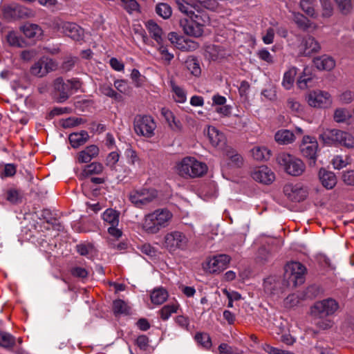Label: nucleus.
Listing matches in <instances>:
<instances>
[{"label":"nucleus","instance_id":"f257e3e1","mask_svg":"<svg viewBox=\"0 0 354 354\" xmlns=\"http://www.w3.org/2000/svg\"><path fill=\"white\" fill-rule=\"evenodd\" d=\"M172 214L167 209H158L145 216L143 230L148 234H156L169 225Z\"/></svg>","mask_w":354,"mask_h":354},{"label":"nucleus","instance_id":"f03ea898","mask_svg":"<svg viewBox=\"0 0 354 354\" xmlns=\"http://www.w3.org/2000/svg\"><path fill=\"white\" fill-rule=\"evenodd\" d=\"M179 176L185 178L203 176L207 171L205 163L198 161L193 157L183 158L176 166Z\"/></svg>","mask_w":354,"mask_h":354},{"label":"nucleus","instance_id":"7ed1b4c3","mask_svg":"<svg viewBox=\"0 0 354 354\" xmlns=\"http://www.w3.org/2000/svg\"><path fill=\"white\" fill-rule=\"evenodd\" d=\"M277 162L287 174L293 176L301 175L305 170V165L300 159L286 152L277 155Z\"/></svg>","mask_w":354,"mask_h":354},{"label":"nucleus","instance_id":"20e7f679","mask_svg":"<svg viewBox=\"0 0 354 354\" xmlns=\"http://www.w3.org/2000/svg\"><path fill=\"white\" fill-rule=\"evenodd\" d=\"M1 17L7 21H14L33 16L32 11L15 2L3 4L1 7Z\"/></svg>","mask_w":354,"mask_h":354},{"label":"nucleus","instance_id":"39448f33","mask_svg":"<svg viewBox=\"0 0 354 354\" xmlns=\"http://www.w3.org/2000/svg\"><path fill=\"white\" fill-rule=\"evenodd\" d=\"M156 124L150 115H140L135 117L133 121V128L135 132L146 138H151L154 135V130Z\"/></svg>","mask_w":354,"mask_h":354},{"label":"nucleus","instance_id":"423d86ee","mask_svg":"<svg viewBox=\"0 0 354 354\" xmlns=\"http://www.w3.org/2000/svg\"><path fill=\"white\" fill-rule=\"evenodd\" d=\"M156 196L157 194L154 189L142 188L131 192L129 199L136 207L142 208L151 203Z\"/></svg>","mask_w":354,"mask_h":354},{"label":"nucleus","instance_id":"0eeeda50","mask_svg":"<svg viewBox=\"0 0 354 354\" xmlns=\"http://www.w3.org/2000/svg\"><path fill=\"white\" fill-rule=\"evenodd\" d=\"M318 143L316 139L309 136H304L300 145V151L302 156L309 160V165L314 166L317 160Z\"/></svg>","mask_w":354,"mask_h":354},{"label":"nucleus","instance_id":"6e6552de","mask_svg":"<svg viewBox=\"0 0 354 354\" xmlns=\"http://www.w3.org/2000/svg\"><path fill=\"white\" fill-rule=\"evenodd\" d=\"M338 308V304L333 299L317 301L311 308L312 314L319 318L333 315Z\"/></svg>","mask_w":354,"mask_h":354},{"label":"nucleus","instance_id":"1a4fd4ad","mask_svg":"<svg viewBox=\"0 0 354 354\" xmlns=\"http://www.w3.org/2000/svg\"><path fill=\"white\" fill-rule=\"evenodd\" d=\"M187 243L188 239L179 231L167 233L165 236V245L169 251H175L177 249L185 250Z\"/></svg>","mask_w":354,"mask_h":354},{"label":"nucleus","instance_id":"9d476101","mask_svg":"<svg viewBox=\"0 0 354 354\" xmlns=\"http://www.w3.org/2000/svg\"><path fill=\"white\" fill-rule=\"evenodd\" d=\"M283 193L289 200L295 203L304 201L308 194L306 187H303L300 184L293 185L292 183L285 185Z\"/></svg>","mask_w":354,"mask_h":354},{"label":"nucleus","instance_id":"9b49d317","mask_svg":"<svg viewBox=\"0 0 354 354\" xmlns=\"http://www.w3.org/2000/svg\"><path fill=\"white\" fill-rule=\"evenodd\" d=\"M308 103L310 106L317 108H327L332 103L330 95L328 93L322 91L310 92L307 97Z\"/></svg>","mask_w":354,"mask_h":354},{"label":"nucleus","instance_id":"f8f14e48","mask_svg":"<svg viewBox=\"0 0 354 354\" xmlns=\"http://www.w3.org/2000/svg\"><path fill=\"white\" fill-rule=\"evenodd\" d=\"M224 160L227 166L230 169L241 168L244 164V159L235 149L226 146L223 149Z\"/></svg>","mask_w":354,"mask_h":354},{"label":"nucleus","instance_id":"ddd939ff","mask_svg":"<svg viewBox=\"0 0 354 354\" xmlns=\"http://www.w3.org/2000/svg\"><path fill=\"white\" fill-rule=\"evenodd\" d=\"M320 48L319 42L310 35L304 37L299 46L300 53L304 56H310L313 53H317Z\"/></svg>","mask_w":354,"mask_h":354},{"label":"nucleus","instance_id":"4468645a","mask_svg":"<svg viewBox=\"0 0 354 354\" xmlns=\"http://www.w3.org/2000/svg\"><path fill=\"white\" fill-rule=\"evenodd\" d=\"M291 270L290 279L293 281L294 286H297L302 284L305 281L306 267L299 262H292L288 266Z\"/></svg>","mask_w":354,"mask_h":354},{"label":"nucleus","instance_id":"2eb2a0df","mask_svg":"<svg viewBox=\"0 0 354 354\" xmlns=\"http://www.w3.org/2000/svg\"><path fill=\"white\" fill-rule=\"evenodd\" d=\"M252 178L261 183L268 185L275 178L274 174L266 166H261L252 172Z\"/></svg>","mask_w":354,"mask_h":354},{"label":"nucleus","instance_id":"dca6fc26","mask_svg":"<svg viewBox=\"0 0 354 354\" xmlns=\"http://www.w3.org/2000/svg\"><path fill=\"white\" fill-rule=\"evenodd\" d=\"M180 26L187 35L199 37L203 34V28L200 24H196L192 19L183 18L180 20Z\"/></svg>","mask_w":354,"mask_h":354},{"label":"nucleus","instance_id":"f3484780","mask_svg":"<svg viewBox=\"0 0 354 354\" xmlns=\"http://www.w3.org/2000/svg\"><path fill=\"white\" fill-rule=\"evenodd\" d=\"M62 32L75 41L84 39V29L75 23L66 21L63 25Z\"/></svg>","mask_w":354,"mask_h":354},{"label":"nucleus","instance_id":"a211bd4d","mask_svg":"<svg viewBox=\"0 0 354 354\" xmlns=\"http://www.w3.org/2000/svg\"><path fill=\"white\" fill-rule=\"evenodd\" d=\"M230 259V257L227 254L214 256L207 262L208 268L211 272H220L227 268Z\"/></svg>","mask_w":354,"mask_h":354},{"label":"nucleus","instance_id":"6ab92c4d","mask_svg":"<svg viewBox=\"0 0 354 354\" xmlns=\"http://www.w3.org/2000/svg\"><path fill=\"white\" fill-rule=\"evenodd\" d=\"M145 26L149 35L153 39L157 44H163L167 41L166 36L162 29L153 21L149 20L145 23Z\"/></svg>","mask_w":354,"mask_h":354},{"label":"nucleus","instance_id":"aec40b11","mask_svg":"<svg viewBox=\"0 0 354 354\" xmlns=\"http://www.w3.org/2000/svg\"><path fill=\"white\" fill-rule=\"evenodd\" d=\"M46 231L52 230L55 233L50 234L56 236L58 232L63 230V226L57 218V213H52L49 209H46Z\"/></svg>","mask_w":354,"mask_h":354},{"label":"nucleus","instance_id":"412c9836","mask_svg":"<svg viewBox=\"0 0 354 354\" xmlns=\"http://www.w3.org/2000/svg\"><path fill=\"white\" fill-rule=\"evenodd\" d=\"M68 85L70 84H68V81L64 82L62 77H57L54 81V89L55 91L59 93V97L57 98V101L59 102H63L66 101L71 95V92H70Z\"/></svg>","mask_w":354,"mask_h":354},{"label":"nucleus","instance_id":"4be33fe9","mask_svg":"<svg viewBox=\"0 0 354 354\" xmlns=\"http://www.w3.org/2000/svg\"><path fill=\"white\" fill-rule=\"evenodd\" d=\"M319 178L322 185L328 189L333 188L337 183L335 174L323 168L319 171Z\"/></svg>","mask_w":354,"mask_h":354},{"label":"nucleus","instance_id":"5701e85b","mask_svg":"<svg viewBox=\"0 0 354 354\" xmlns=\"http://www.w3.org/2000/svg\"><path fill=\"white\" fill-rule=\"evenodd\" d=\"M207 136L212 145L215 147H222L225 144V135L215 127L208 129Z\"/></svg>","mask_w":354,"mask_h":354},{"label":"nucleus","instance_id":"b1692460","mask_svg":"<svg viewBox=\"0 0 354 354\" xmlns=\"http://www.w3.org/2000/svg\"><path fill=\"white\" fill-rule=\"evenodd\" d=\"M20 30L29 39H37L43 33L41 28L35 24H26L20 27Z\"/></svg>","mask_w":354,"mask_h":354},{"label":"nucleus","instance_id":"393cba45","mask_svg":"<svg viewBox=\"0 0 354 354\" xmlns=\"http://www.w3.org/2000/svg\"><path fill=\"white\" fill-rule=\"evenodd\" d=\"M335 135V145H340L347 148L354 147V138L351 134L336 129Z\"/></svg>","mask_w":354,"mask_h":354},{"label":"nucleus","instance_id":"a878e982","mask_svg":"<svg viewBox=\"0 0 354 354\" xmlns=\"http://www.w3.org/2000/svg\"><path fill=\"white\" fill-rule=\"evenodd\" d=\"M313 63L319 70L330 71L335 66V60L326 55L314 58Z\"/></svg>","mask_w":354,"mask_h":354},{"label":"nucleus","instance_id":"bb28decb","mask_svg":"<svg viewBox=\"0 0 354 354\" xmlns=\"http://www.w3.org/2000/svg\"><path fill=\"white\" fill-rule=\"evenodd\" d=\"M6 39L9 46L14 48H22L27 45L26 40L15 30L9 31Z\"/></svg>","mask_w":354,"mask_h":354},{"label":"nucleus","instance_id":"cd10ccee","mask_svg":"<svg viewBox=\"0 0 354 354\" xmlns=\"http://www.w3.org/2000/svg\"><path fill=\"white\" fill-rule=\"evenodd\" d=\"M4 195L6 201L14 205L21 203L24 198L22 190L15 187L7 189Z\"/></svg>","mask_w":354,"mask_h":354},{"label":"nucleus","instance_id":"c85d7f7f","mask_svg":"<svg viewBox=\"0 0 354 354\" xmlns=\"http://www.w3.org/2000/svg\"><path fill=\"white\" fill-rule=\"evenodd\" d=\"M274 139L280 145H288L295 141V136L290 130L281 129L276 132Z\"/></svg>","mask_w":354,"mask_h":354},{"label":"nucleus","instance_id":"c756f323","mask_svg":"<svg viewBox=\"0 0 354 354\" xmlns=\"http://www.w3.org/2000/svg\"><path fill=\"white\" fill-rule=\"evenodd\" d=\"M89 136L86 131H81L80 133H72L69 135L68 140L73 148H77L83 145L88 139Z\"/></svg>","mask_w":354,"mask_h":354},{"label":"nucleus","instance_id":"7c9ffc66","mask_svg":"<svg viewBox=\"0 0 354 354\" xmlns=\"http://www.w3.org/2000/svg\"><path fill=\"white\" fill-rule=\"evenodd\" d=\"M168 292L166 289L160 287L155 288L151 293V301L156 305L163 304L168 298Z\"/></svg>","mask_w":354,"mask_h":354},{"label":"nucleus","instance_id":"2f4dec72","mask_svg":"<svg viewBox=\"0 0 354 354\" xmlns=\"http://www.w3.org/2000/svg\"><path fill=\"white\" fill-rule=\"evenodd\" d=\"M120 6L129 15L140 13V6L136 0H120Z\"/></svg>","mask_w":354,"mask_h":354},{"label":"nucleus","instance_id":"473e14b6","mask_svg":"<svg viewBox=\"0 0 354 354\" xmlns=\"http://www.w3.org/2000/svg\"><path fill=\"white\" fill-rule=\"evenodd\" d=\"M119 212L111 208L107 209L102 214L104 222L112 225H118L119 223Z\"/></svg>","mask_w":354,"mask_h":354},{"label":"nucleus","instance_id":"72a5a7b5","mask_svg":"<svg viewBox=\"0 0 354 354\" xmlns=\"http://www.w3.org/2000/svg\"><path fill=\"white\" fill-rule=\"evenodd\" d=\"M15 345V337L8 332L0 330V346L11 348Z\"/></svg>","mask_w":354,"mask_h":354},{"label":"nucleus","instance_id":"f704fd0d","mask_svg":"<svg viewBox=\"0 0 354 354\" xmlns=\"http://www.w3.org/2000/svg\"><path fill=\"white\" fill-rule=\"evenodd\" d=\"M293 21L297 27L302 30H306L310 26V20L299 12L293 13Z\"/></svg>","mask_w":354,"mask_h":354},{"label":"nucleus","instance_id":"c9c22d12","mask_svg":"<svg viewBox=\"0 0 354 354\" xmlns=\"http://www.w3.org/2000/svg\"><path fill=\"white\" fill-rule=\"evenodd\" d=\"M251 153L257 160H267L270 156V151L264 147H254L251 150Z\"/></svg>","mask_w":354,"mask_h":354},{"label":"nucleus","instance_id":"e433bc0d","mask_svg":"<svg viewBox=\"0 0 354 354\" xmlns=\"http://www.w3.org/2000/svg\"><path fill=\"white\" fill-rule=\"evenodd\" d=\"M130 308L122 299H116L113 303V311L115 315L129 314Z\"/></svg>","mask_w":354,"mask_h":354},{"label":"nucleus","instance_id":"4c0bfd02","mask_svg":"<svg viewBox=\"0 0 354 354\" xmlns=\"http://www.w3.org/2000/svg\"><path fill=\"white\" fill-rule=\"evenodd\" d=\"M185 64L187 69L193 75L198 77L201 75V69L199 65V62L196 57H190L187 58Z\"/></svg>","mask_w":354,"mask_h":354},{"label":"nucleus","instance_id":"58836bf2","mask_svg":"<svg viewBox=\"0 0 354 354\" xmlns=\"http://www.w3.org/2000/svg\"><path fill=\"white\" fill-rule=\"evenodd\" d=\"M297 71L295 67L290 68L284 73L282 84L286 89H290L292 86Z\"/></svg>","mask_w":354,"mask_h":354},{"label":"nucleus","instance_id":"ea45409f","mask_svg":"<svg viewBox=\"0 0 354 354\" xmlns=\"http://www.w3.org/2000/svg\"><path fill=\"white\" fill-rule=\"evenodd\" d=\"M103 170V166L99 162H92L85 167L83 170L82 174L85 176H88L93 174H99Z\"/></svg>","mask_w":354,"mask_h":354},{"label":"nucleus","instance_id":"a19ab883","mask_svg":"<svg viewBox=\"0 0 354 354\" xmlns=\"http://www.w3.org/2000/svg\"><path fill=\"white\" fill-rule=\"evenodd\" d=\"M218 6V3L216 0H205L196 3L194 8L197 10L198 13H200V10L202 8L214 11L217 9Z\"/></svg>","mask_w":354,"mask_h":354},{"label":"nucleus","instance_id":"79ce46f5","mask_svg":"<svg viewBox=\"0 0 354 354\" xmlns=\"http://www.w3.org/2000/svg\"><path fill=\"white\" fill-rule=\"evenodd\" d=\"M156 12L157 15L163 19H168L172 14L171 6L165 3H160L156 5Z\"/></svg>","mask_w":354,"mask_h":354},{"label":"nucleus","instance_id":"37998d69","mask_svg":"<svg viewBox=\"0 0 354 354\" xmlns=\"http://www.w3.org/2000/svg\"><path fill=\"white\" fill-rule=\"evenodd\" d=\"M335 131L336 129H326L320 134L319 139L326 145H335Z\"/></svg>","mask_w":354,"mask_h":354},{"label":"nucleus","instance_id":"c03bdc74","mask_svg":"<svg viewBox=\"0 0 354 354\" xmlns=\"http://www.w3.org/2000/svg\"><path fill=\"white\" fill-rule=\"evenodd\" d=\"M178 308V305L175 304L164 306L159 311L161 319L164 321L167 320L172 313L177 312Z\"/></svg>","mask_w":354,"mask_h":354},{"label":"nucleus","instance_id":"a18cd8bd","mask_svg":"<svg viewBox=\"0 0 354 354\" xmlns=\"http://www.w3.org/2000/svg\"><path fill=\"white\" fill-rule=\"evenodd\" d=\"M195 340L205 348H209L212 346V341L209 335L205 333H196Z\"/></svg>","mask_w":354,"mask_h":354},{"label":"nucleus","instance_id":"49530a36","mask_svg":"<svg viewBox=\"0 0 354 354\" xmlns=\"http://www.w3.org/2000/svg\"><path fill=\"white\" fill-rule=\"evenodd\" d=\"M17 172V166L12 163L4 164L3 169L0 171L1 178L12 177Z\"/></svg>","mask_w":354,"mask_h":354},{"label":"nucleus","instance_id":"de8ad7c7","mask_svg":"<svg viewBox=\"0 0 354 354\" xmlns=\"http://www.w3.org/2000/svg\"><path fill=\"white\" fill-rule=\"evenodd\" d=\"M84 120L82 118L70 117L62 121V127L64 129L71 128L84 123Z\"/></svg>","mask_w":354,"mask_h":354},{"label":"nucleus","instance_id":"09e8293b","mask_svg":"<svg viewBox=\"0 0 354 354\" xmlns=\"http://www.w3.org/2000/svg\"><path fill=\"white\" fill-rule=\"evenodd\" d=\"M158 50L162 55V59L167 62V64H169L174 58V55L170 53L167 49V41H165L163 44H158Z\"/></svg>","mask_w":354,"mask_h":354},{"label":"nucleus","instance_id":"8fccbe9b","mask_svg":"<svg viewBox=\"0 0 354 354\" xmlns=\"http://www.w3.org/2000/svg\"><path fill=\"white\" fill-rule=\"evenodd\" d=\"M351 117V114L346 109L339 108L335 111L334 120L337 122H344Z\"/></svg>","mask_w":354,"mask_h":354},{"label":"nucleus","instance_id":"3c124183","mask_svg":"<svg viewBox=\"0 0 354 354\" xmlns=\"http://www.w3.org/2000/svg\"><path fill=\"white\" fill-rule=\"evenodd\" d=\"M185 19L193 20V22H194L196 24H197L198 22V24L201 25V27L204 28L206 19H207L208 17L205 15H201L199 14H196L192 10H190L189 15L185 17Z\"/></svg>","mask_w":354,"mask_h":354},{"label":"nucleus","instance_id":"603ef678","mask_svg":"<svg viewBox=\"0 0 354 354\" xmlns=\"http://www.w3.org/2000/svg\"><path fill=\"white\" fill-rule=\"evenodd\" d=\"M76 251L82 256H87L93 249L92 243H80L76 245Z\"/></svg>","mask_w":354,"mask_h":354},{"label":"nucleus","instance_id":"864d4df0","mask_svg":"<svg viewBox=\"0 0 354 354\" xmlns=\"http://www.w3.org/2000/svg\"><path fill=\"white\" fill-rule=\"evenodd\" d=\"M71 274L74 277H77L83 279L87 278L88 272L84 268L75 266L71 269Z\"/></svg>","mask_w":354,"mask_h":354},{"label":"nucleus","instance_id":"5fc2aeb1","mask_svg":"<svg viewBox=\"0 0 354 354\" xmlns=\"http://www.w3.org/2000/svg\"><path fill=\"white\" fill-rule=\"evenodd\" d=\"M172 91L176 95L175 100L179 103H183L186 101V95L184 90L180 86H172Z\"/></svg>","mask_w":354,"mask_h":354},{"label":"nucleus","instance_id":"6e6d98bb","mask_svg":"<svg viewBox=\"0 0 354 354\" xmlns=\"http://www.w3.org/2000/svg\"><path fill=\"white\" fill-rule=\"evenodd\" d=\"M337 4L338 5V7L341 12L346 15L348 14L351 8H352V4L351 0H335Z\"/></svg>","mask_w":354,"mask_h":354},{"label":"nucleus","instance_id":"4d7b16f0","mask_svg":"<svg viewBox=\"0 0 354 354\" xmlns=\"http://www.w3.org/2000/svg\"><path fill=\"white\" fill-rule=\"evenodd\" d=\"M342 180L346 185L354 186V170L343 171Z\"/></svg>","mask_w":354,"mask_h":354},{"label":"nucleus","instance_id":"13d9d810","mask_svg":"<svg viewBox=\"0 0 354 354\" xmlns=\"http://www.w3.org/2000/svg\"><path fill=\"white\" fill-rule=\"evenodd\" d=\"M300 8L308 16L313 17L315 15V9L309 0H301Z\"/></svg>","mask_w":354,"mask_h":354},{"label":"nucleus","instance_id":"bf43d9fd","mask_svg":"<svg viewBox=\"0 0 354 354\" xmlns=\"http://www.w3.org/2000/svg\"><path fill=\"white\" fill-rule=\"evenodd\" d=\"M77 59L78 58L76 57H67L62 64V69L66 72L69 71L74 67Z\"/></svg>","mask_w":354,"mask_h":354},{"label":"nucleus","instance_id":"052dcab7","mask_svg":"<svg viewBox=\"0 0 354 354\" xmlns=\"http://www.w3.org/2000/svg\"><path fill=\"white\" fill-rule=\"evenodd\" d=\"M66 21H64L60 19H55L48 24V28L52 29L53 32H56L60 30L63 31V25Z\"/></svg>","mask_w":354,"mask_h":354},{"label":"nucleus","instance_id":"680f3d73","mask_svg":"<svg viewBox=\"0 0 354 354\" xmlns=\"http://www.w3.org/2000/svg\"><path fill=\"white\" fill-rule=\"evenodd\" d=\"M136 344L140 349L147 351L149 347V338L147 335H141L136 339Z\"/></svg>","mask_w":354,"mask_h":354},{"label":"nucleus","instance_id":"e2e57ef3","mask_svg":"<svg viewBox=\"0 0 354 354\" xmlns=\"http://www.w3.org/2000/svg\"><path fill=\"white\" fill-rule=\"evenodd\" d=\"M44 61L43 59L41 58L37 62H36L31 68L30 73L33 75L42 77L44 75L42 73V66H43Z\"/></svg>","mask_w":354,"mask_h":354},{"label":"nucleus","instance_id":"0e129e2a","mask_svg":"<svg viewBox=\"0 0 354 354\" xmlns=\"http://www.w3.org/2000/svg\"><path fill=\"white\" fill-rule=\"evenodd\" d=\"M232 107L230 105H222L216 108V112L222 117H229L232 113Z\"/></svg>","mask_w":354,"mask_h":354},{"label":"nucleus","instance_id":"69168bd1","mask_svg":"<svg viewBox=\"0 0 354 354\" xmlns=\"http://www.w3.org/2000/svg\"><path fill=\"white\" fill-rule=\"evenodd\" d=\"M284 302L286 307L292 308L299 303V298L295 294H292L286 298Z\"/></svg>","mask_w":354,"mask_h":354},{"label":"nucleus","instance_id":"338daca9","mask_svg":"<svg viewBox=\"0 0 354 354\" xmlns=\"http://www.w3.org/2000/svg\"><path fill=\"white\" fill-rule=\"evenodd\" d=\"M175 322L182 328L188 330L189 320L187 317L184 315H178L175 318Z\"/></svg>","mask_w":354,"mask_h":354},{"label":"nucleus","instance_id":"774afa93","mask_svg":"<svg viewBox=\"0 0 354 354\" xmlns=\"http://www.w3.org/2000/svg\"><path fill=\"white\" fill-rule=\"evenodd\" d=\"M119 157L120 156L117 152H111L106 157V165L113 168V167H115V165L118 162Z\"/></svg>","mask_w":354,"mask_h":354}]
</instances>
